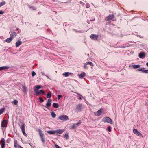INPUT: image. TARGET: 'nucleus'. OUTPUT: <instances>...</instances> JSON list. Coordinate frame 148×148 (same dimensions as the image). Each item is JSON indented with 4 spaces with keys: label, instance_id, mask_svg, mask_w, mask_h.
Wrapping results in <instances>:
<instances>
[{
    "label": "nucleus",
    "instance_id": "nucleus-1",
    "mask_svg": "<svg viewBox=\"0 0 148 148\" xmlns=\"http://www.w3.org/2000/svg\"><path fill=\"white\" fill-rule=\"evenodd\" d=\"M102 121L105 122H107L111 124H113V123L112 119L108 117L103 118L102 119Z\"/></svg>",
    "mask_w": 148,
    "mask_h": 148
},
{
    "label": "nucleus",
    "instance_id": "nucleus-2",
    "mask_svg": "<svg viewBox=\"0 0 148 148\" xmlns=\"http://www.w3.org/2000/svg\"><path fill=\"white\" fill-rule=\"evenodd\" d=\"M34 95L37 96L39 95H44L45 94V92L43 90H38L34 92Z\"/></svg>",
    "mask_w": 148,
    "mask_h": 148
},
{
    "label": "nucleus",
    "instance_id": "nucleus-3",
    "mask_svg": "<svg viewBox=\"0 0 148 148\" xmlns=\"http://www.w3.org/2000/svg\"><path fill=\"white\" fill-rule=\"evenodd\" d=\"M59 118L61 120L63 121H66L69 120L68 116L66 115H62L60 116Z\"/></svg>",
    "mask_w": 148,
    "mask_h": 148
},
{
    "label": "nucleus",
    "instance_id": "nucleus-4",
    "mask_svg": "<svg viewBox=\"0 0 148 148\" xmlns=\"http://www.w3.org/2000/svg\"><path fill=\"white\" fill-rule=\"evenodd\" d=\"M90 65V66H93V64L91 62H86V63H84V69H88V67H87V65Z\"/></svg>",
    "mask_w": 148,
    "mask_h": 148
},
{
    "label": "nucleus",
    "instance_id": "nucleus-5",
    "mask_svg": "<svg viewBox=\"0 0 148 148\" xmlns=\"http://www.w3.org/2000/svg\"><path fill=\"white\" fill-rule=\"evenodd\" d=\"M25 125L23 123H22V125L21 126V131H22V132L23 134L24 135H25L26 136H27V134L25 133Z\"/></svg>",
    "mask_w": 148,
    "mask_h": 148
},
{
    "label": "nucleus",
    "instance_id": "nucleus-6",
    "mask_svg": "<svg viewBox=\"0 0 148 148\" xmlns=\"http://www.w3.org/2000/svg\"><path fill=\"white\" fill-rule=\"evenodd\" d=\"M38 130L39 132V134L40 136V137L42 139V142H45V139L43 137V136H44L43 134V133H42L41 130H40V129H38Z\"/></svg>",
    "mask_w": 148,
    "mask_h": 148
},
{
    "label": "nucleus",
    "instance_id": "nucleus-7",
    "mask_svg": "<svg viewBox=\"0 0 148 148\" xmlns=\"http://www.w3.org/2000/svg\"><path fill=\"white\" fill-rule=\"evenodd\" d=\"M99 37V35L95 34H92L90 36V38L92 40H97Z\"/></svg>",
    "mask_w": 148,
    "mask_h": 148
},
{
    "label": "nucleus",
    "instance_id": "nucleus-8",
    "mask_svg": "<svg viewBox=\"0 0 148 148\" xmlns=\"http://www.w3.org/2000/svg\"><path fill=\"white\" fill-rule=\"evenodd\" d=\"M133 133L136 135L138 136H142V134L141 133L139 132L137 129H134L133 130Z\"/></svg>",
    "mask_w": 148,
    "mask_h": 148
},
{
    "label": "nucleus",
    "instance_id": "nucleus-9",
    "mask_svg": "<svg viewBox=\"0 0 148 148\" xmlns=\"http://www.w3.org/2000/svg\"><path fill=\"white\" fill-rule=\"evenodd\" d=\"M114 18V15L113 14L109 15L106 18L105 20L107 21H109L110 20H112Z\"/></svg>",
    "mask_w": 148,
    "mask_h": 148
},
{
    "label": "nucleus",
    "instance_id": "nucleus-10",
    "mask_svg": "<svg viewBox=\"0 0 148 148\" xmlns=\"http://www.w3.org/2000/svg\"><path fill=\"white\" fill-rule=\"evenodd\" d=\"M7 121L5 120H3L1 124V127H5L7 126Z\"/></svg>",
    "mask_w": 148,
    "mask_h": 148
},
{
    "label": "nucleus",
    "instance_id": "nucleus-11",
    "mask_svg": "<svg viewBox=\"0 0 148 148\" xmlns=\"http://www.w3.org/2000/svg\"><path fill=\"white\" fill-rule=\"evenodd\" d=\"M0 142L1 143V148H4L5 145V142L4 138H2Z\"/></svg>",
    "mask_w": 148,
    "mask_h": 148
},
{
    "label": "nucleus",
    "instance_id": "nucleus-12",
    "mask_svg": "<svg viewBox=\"0 0 148 148\" xmlns=\"http://www.w3.org/2000/svg\"><path fill=\"white\" fill-rule=\"evenodd\" d=\"M42 86L40 85H37L36 86L34 89V92L39 90L38 89L42 88Z\"/></svg>",
    "mask_w": 148,
    "mask_h": 148
},
{
    "label": "nucleus",
    "instance_id": "nucleus-13",
    "mask_svg": "<svg viewBox=\"0 0 148 148\" xmlns=\"http://www.w3.org/2000/svg\"><path fill=\"white\" fill-rule=\"evenodd\" d=\"M51 100L50 99H48L47 102L46 104V107L47 108H48L50 107L51 106Z\"/></svg>",
    "mask_w": 148,
    "mask_h": 148
},
{
    "label": "nucleus",
    "instance_id": "nucleus-14",
    "mask_svg": "<svg viewBox=\"0 0 148 148\" xmlns=\"http://www.w3.org/2000/svg\"><path fill=\"white\" fill-rule=\"evenodd\" d=\"M102 112V110L101 109L97 111L95 113V115L96 116H99L100 115Z\"/></svg>",
    "mask_w": 148,
    "mask_h": 148
},
{
    "label": "nucleus",
    "instance_id": "nucleus-15",
    "mask_svg": "<svg viewBox=\"0 0 148 148\" xmlns=\"http://www.w3.org/2000/svg\"><path fill=\"white\" fill-rule=\"evenodd\" d=\"M145 56V54L144 52H141L139 54V56L140 58H144Z\"/></svg>",
    "mask_w": 148,
    "mask_h": 148
},
{
    "label": "nucleus",
    "instance_id": "nucleus-16",
    "mask_svg": "<svg viewBox=\"0 0 148 148\" xmlns=\"http://www.w3.org/2000/svg\"><path fill=\"white\" fill-rule=\"evenodd\" d=\"M13 39L12 37H10L6 39L5 40V41L7 43H10Z\"/></svg>",
    "mask_w": 148,
    "mask_h": 148
},
{
    "label": "nucleus",
    "instance_id": "nucleus-17",
    "mask_svg": "<svg viewBox=\"0 0 148 148\" xmlns=\"http://www.w3.org/2000/svg\"><path fill=\"white\" fill-rule=\"evenodd\" d=\"M71 74H73V73L68 72H64L63 73V75L65 76V77H67Z\"/></svg>",
    "mask_w": 148,
    "mask_h": 148
},
{
    "label": "nucleus",
    "instance_id": "nucleus-18",
    "mask_svg": "<svg viewBox=\"0 0 148 148\" xmlns=\"http://www.w3.org/2000/svg\"><path fill=\"white\" fill-rule=\"evenodd\" d=\"M82 108V105L81 104H78L77 106L76 109L78 111H80Z\"/></svg>",
    "mask_w": 148,
    "mask_h": 148
},
{
    "label": "nucleus",
    "instance_id": "nucleus-19",
    "mask_svg": "<svg viewBox=\"0 0 148 148\" xmlns=\"http://www.w3.org/2000/svg\"><path fill=\"white\" fill-rule=\"evenodd\" d=\"M85 74L84 72L82 73L79 76V77L80 78H82L85 76Z\"/></svg>",
    "mask_w": 148,
    "mask_h": 148
},
{
    "label": "nucleus",
    "instance_id": "nucleus-20",
    "mask_svg": "<svg viewBox=\"0 0 148 148\" xmlns=\"http://www.w3.org/2000/svg\"><path fill=\"white\" fill-rule=\"evenodd\" d=\"M22 42L20 40H18L16 43V47H18L21 44Z\"/></svg>",
    "mask_w": 148,
    "mask_h": 148
},
{
    "label": "nucleus",
    "instance_id": "nucleus-21",
    "mask_svg": "<svg viewBox=\"0 0 148 148\" xmlns=\"http://www.w3.org/2000/svg\"><path fill=\"white\" fill-rule=\"evenodd\" d=\"M19 146H20L18 144L17 141L16 140H14V147L15 148L17 147H19Z\"/></svg>",
    "mask_w": 148,
    "mask_h": 148
},
{
    "label": "nucleus",
    "instance_id": "nucleus-22",
    "mask_svg": "<svg viewBox=\"0 0 148 148\" xmlns=\"http://www.w3.org/2000/svg\"><path fill=\"white\" fill-rule=\"evenodd\" d=\"M17 34L16 32H12V33L10 34V35L11 37H12L13 38V39L14 37L16 36V35Z\"/></svg>",
    "mask_w": 148,
    "mask_h": 148
},
{
    "label": "nucleus",
    "instance_id": "nucleus-23",
    "mask_svg": "<svg viewBox=\"0 0 148 148\" xmlns=\"http://www.w3.org/2000/svg\"><path fill=\"white\" fill-rule=\"evenodd\" d=\"M55 131L56 133L60 134L62 133L63 132V131L62 130H57Z\"/></svg>",
    "mask_w": 148,
    "mask_h": 148
},
{
    "label": "nucleus",
    "instance_id": "nucleus-24",
    "mask_svg": "<svg viewBox=\"0 0 148 148\" xmlns=\"http://www.w3.org/2000/svg\"><path fill=\"white\" fill-rule=\"evenodd\" d=\"M51 96V93L50 91L49 92L47 95L46 97L48 98H50Z\"/></svg>",
    "mask_w": 148,
    "mask_h": 148
},
{
    "label": "nucleus",
    "instance_id": "nucleus-25",
    "mask_svg": "<svg viewBox=\"0 0 148 148\" xmlns=\"http://www.w3.org/2000/svg\"><path fill=\"white\" fill-rule=\"evenodd\" d=\"M47 132L49 134H54L56 133V131L54 130H50L47 131Z\"/></svg>",
    "mask_w": 148,
    "mask_h": 148
},
{
    "label": "nucleus",
    "instance_id": "nucleus-26",
    "mask_svg": "<svg viewBox=\"0 0 148 148\" xmlns=\"http://www.w3.org/2000/svg\"><path fill=\"white\" fill-rule=\"evenodd\" d=\"M53 106L54 107L56 108H58L59 106V105L58 103H54L53 104Z\"/></svg>",
    "mask_w": 148,
    "mask_h": 148
},
{
    "label": "nucleus",
    "instance_id": "nucleus-27",
    "mask_svg": "<svg viewBox=\"0 0 148 148\" xmlns=\"http://www.w3.org/2000/svg\"><path fill=\"white\" fill-rule=\"evenodd\" d=\"M8 68V67L7 66H3L0 67V71L3 69H7Z\"/></svg>",
    "mask_w": 148,
    "mask_h": 148
},
{
    "label": "nucleus",
    "instance_id": "nucleus-28",
    "mask_svg": "<svg viewBox=\"0 0 148 148\" xmlns=\"http://www.w3.org/2000/svg\"><path fill=\"white\" fill-rule=\"evenodd\" d=\"M22 88H23V92H26L27 91L26 87L25 85H22Z\"/></svg>",
    "mask_w": 148,
    "mask_h": 148
},
{
    "label": "nucleus",
    "instance_id": "nucleus-29",
    "mask_svg": "<svg viewBox=\"0 0 148 148\" xmlns=\"http://www.w3.org/2000/svg\"><path fill=\"white\" fill-rule=\"evenodd\" d=\"M5 110V108H3L0 110V115L2 114Z\"/></svg>",
    "mask_w": 148,
    "mask_h": 148
},
{
    "label": "nucleus",
    "instance_id": "nucleus-30",
    "mask_svg": "<svg viewBox=\"0 0 148 148\" xmlns=\"http://www.w3.org/2000/svg\"><path fill=\"white\" fill-rule=\"evenodd\" d=\"M138 71H141L143 73V71H145V68H139L138 69H137Z\"/></svg>",
    "mask_w": 148,
    "mask_h": 148
},
{
    "label": "nucleus",
    "instance_id": "nucleus-31",
    "mask_svg": "<svg viewBox=\"0 0 148 148\" xmlns=\"http://www.w3.org/2000/svg\"><path fill=\"white\" fill-rule=\"evenodd\" d=\"M51 115L53 118H55L56 116V114L54 112H52L51 113Z\"/></svg>",
    "mask_w": 148,
    "mask_h": 148
},
{
    "label": "nucleus",
    "instance_id": "nucleus-32",
    "mask_svg": "<svg viewBox=\"0 0 148 148\" xmlns=\"http://www.w3.org/2000/svg\"><path fill=\"white\" fill-rule=\"evenodd\" d=\"M140 65H134L133 66V68L134 69L138 68L140 67Z\"/></svg>",
    "mask_w": 148,
    "mask_h": 148
},
{
    "label": "nucleus",
    "instance_id": "nucleus-33",
    "mask_svg": "<svg viewBox=\"0 0 148 148\" xmlns=\"http://www.w3.org/2000/svg\"><path fill=\"white\" fill-rule=\"evenodd\" d=\"M5 3H6L4 1L1 2V3H0V7H1L2 6L4 5H5Z\"/></svg>",
    "mask_w": 148,
    "mask_h": 148
},
{
    "label": "nucleus",
    "instance_id": "nucleus-34",
    "mask_svg": "<svg viewBox=\"0 0 148 148\" xmlns=\"http://www.w3.org/2000/svg\"><path fill=\"white\" fill-rule=\"evenodd\" d=\"M13 103L15 105H17L18 103V101L17 100H14L13 101Z\"/></svg>",
    "mask_w": 148,
    "mask_h": 148
},
{
    "label": "nucleus",
    "instance_id": "nucleus-35",
    "mask_svg": "<svg viewBox=\"0 0 148 148\" xmlns=\"http://www.w3.org/2000/svg\"><path fill=\"white\" fill-rule=\"evenodd\" d=\"M62 97V96L61 95H58V100L60 99V98Z\"/></svg>",
    "mask_w": 148,
    "mask_h": 148
},
{
    "label": "nucleus",
    "instance_id": "nucleus-36",
    "mask_svg": "<svg viewBox=\"0 0 148 148\" xmlns=\"http://www.w3.org/2000/svg\"><path fill=\"white\" fill-rule=\"evenodd\" d=\"M39 99L41 102H43L44 101L42 98L41 97H40L39 98Z\"/></svg>",
    "mask_w": 148,
    "mask_h": 148
},
{
    "label": "nucleus",
    "instance_id": "nucleus-37",
    "mask_svg": "<svg viewBox=\"0 0 148 148\" xmlns=\"http://www.w3.org/2000/svg\"><path fill=\"white\" fill-rule=\"evenodd\" d=\"M111 127L110 126H109L108 127V130L109 132H111Z\"/></svg>",
    "mask_w": 148,
    "mask_h": 148
},
{
    "label": "nucleus",
    "instance_id": "nucleus-38",
    "mask_svg": "<svg viewBox=\"0 0 148 148\" xmlns=\"http://www.w3.org/2000/svg\"><path fill=\"white\" fill-rule=\"evenodd\" d=\"M86 6L87 8H88L90 7V5L89 4L87 3L86 4Z\"/></svg>",
    "mask_w": 148,
    "mask_h": 148
},
{
    "label": "nucleus",
    "instance_id": "nucleus-39",
    "mask_svg": "<svg viewBox=\"0 0 148 148\" xmlns=\"http://www.w3.org/2000/svg\"><path fill=\"white\" fill-rule=\"evenodd\" d=\"M36 75V73L34 71H33L32 72V76H34Z\"/></svg>",
    "mask_w": 148,
    "mask_h": 148
},
{
    "label": "nucleus",
    "instance_id": "nucleus-40",
    "mask_svg": "<svg viewBox=\"0 0 148 148\" xmlns=\"http://www.w3.org/2000/svg\"><path fill=\"white\" fill-rule=\"evenodd\" d=\"M143 73H148V70H145V71H143Z\"/></svg>",
    "mask_w": 148,
    "mask_h": 148
},
{
    "label": "nucleus",
    "instance_id": "nucleus-41",
    "mask_svg": "<svg viewBox=\"0 0 148 148\" xmlns=\"http://www.w3.org/2000/svg\"><path fill=\"white\" fill-rule=\"evenodd\" d=\"M55 147H56V148H61L60 146H58V145H57L56 144H55Z\"/></svg>",
    "mask_w": 148,
    "mask_h": 148
},
{
    "label": "nucleus",
    "instance_id": "nucleus-42",
    "mask_svg": "<svg viewBox=\"0 0 148 148\" xmlns=\"http://www.w3.org/2000/svg\"><path fill=\"white\" fill-rule=\"evenodd\" d=\"M64 137L66 138H68V137H69V136H68V134H65V135H64Z\"/></svg>",
    "mask_w": 148,
    "mask_h": 148
},
{
    "label": "nucleus",
    "instance_id": "nucleus-43",
    "mask_svg": "<svg viewBox=\"0 0 148 148\" xmlns=\"http://www.w3.org/2000/svg\"><path fill=\"white\" fill-rule=\"evenodd\" d=\"M81 123V121H79V122L76 124V125H77V126H78V125L79 124H80Z\"/></svg>",
    "mask_w": 148,
    "mask_h": 148
},
{
    "label": "nucleus",
    "instance_id": "nucleus-44",
    "mask_svg": "<svg viewBox=\"0 0 148 148\" xmlns=\"http://www.w3.org/2000/svg\"><path fill=\"white\" fill-rule=\"evenodd\" d=\"M30 8H32L34 10L35 9V7H30Z\"/></svg>",
    "mask_w": 148,
    "mask_h": 148
},
{
    "label": "nucleus",
    "instance_id": "nucleus-45",
    "mask_svg": "<svg viewBox=\"0 0 148 148\" xmlns=\"http://www.w3.org/2000/svg\"><path fill=\"white\" fill-rule=\"evenodd\" d=\"M4 12L2 10L0 11V14H3Z\"/></svg>",
    "mask_w": 148,
    "mask_h": 148
},
{
    "label": "nucleus",
    "instance_id": "nucleus-46",
    "mask_svg": "<svg viewBox=\"0 0 148 148\" xmlns=\"http://www.w3.org/2000/svg\"><path fill=\"white\" fill-rule=\"evenodd\" d=\"M80 3L81 4H82V5H84V4H85L84 3H83L82 2H80Z\"/></svg>",
    "mask_w": 148,
    "mask_h": 148
},
{
    "label": "nucleus",
    "instance_id": "nucleus-47",
    "mask_svg": "<svg viewBox=\"0 0 148 148\" xmlns=\"http://www.w3.org/2000/svg\"><path fill=\"white\" fill-rule=\"evenodd\" d=\"M19 148H23L22 147H21V146H19V147H18Z\"/></svg>",
    "mask_w": 148,
    "mask_h": 148
},
{
    "label": "nucleus",
    "instance_id": "nucleus-48",
    "mask_svg": "<svg viewBox=\"0 0 148 148\" xmlns=\"http://www.w3.org/2000/svg\"><path fill=\"white\" fill-rule=\"evenodd\" d=\"M146 65L148 66V62L146 64Z\"/></svg>",
    "mask_w": 148,
    "mask_h": 148
},
{
    "label": "nucleus",
    "instance_id": "nucleus-49",
    "mask_svg": "<svg viewBox=\"0 0 148 148\" xmlns=\"http://www.w3.org/2000/svg\"><path fill=\"white\" fill-rule=\"evenodd\" d=\"M72 128H75V126H74V125L73 126H72Z\"/></svg>",
    "mask_w": 148,
    "mask_h": 148
},
{
    "label": "nucleus",
    "instance_id": "nucleus-50",
    "mask_svg": "<svg viewBox=\"0 0 148 148\" xmlns=\"http://www.w3.org/2000/svg\"><path fill=\"white\" fill-rule=\"evenodd\" d=\"M41 73H42V75H44V73H43L42 72Z\"/></svg>",
    "mask_w": 148,
    "mask_h": 148
},
{
    "label": "nucleus",
    "instance_id": "nucleus-51",
    "mask_svg": "<svg viewBox=\"0 0 148 148\" xmlns=\"http://www.w3.org/2000/svg\"><path fill=\"white\" fill-rule=\"evenodd\" d=\"M79 99L80 100L81 99V97H80V98H79Z\"/></svg>",
    "mask_w": 148,
    "mask_h": 148
}]
</instances>
